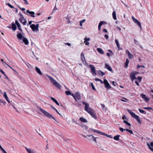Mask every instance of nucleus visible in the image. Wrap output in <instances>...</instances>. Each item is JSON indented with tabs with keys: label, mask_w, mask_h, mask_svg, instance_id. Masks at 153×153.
I'll return each instance as SVG.
<instances>
[{
	"label": "nucleus",
	"mask_w": 153,
	"mask_h": 153,
	"mask_svg": "<svg viewBox=\"0 0 153 153\" xmlns=\"http://www.w3.org/2000/svg\"><path fill=\"white\" fill-rule=\"evenodd\" d=\"M36 107L38 108L39 109L40 111L44 114L45 116H46L48 118L51 119L52 118L56 122L59 123V122L56 120V119L48 112L44 110L40 107L39 106H37Z\"/></svg>",
	"instance_id": "f257e3e1"
},
{
	"label": "nucleus",
	"mask_w": 153,
	"mask_h": 153,
	"mask_svg": "<svg viewBox=\"0 0 153 153\" xmlns=\"http://www.w3.org/2000/svg\"><path fill=\"white\" fill-rule=\"evenodd\" d=\"M128 112L131 114V115L134 118H135L137 121L139 123H141V122L140 119L139 117L136 115L134 113L132 112L131 110L129 109L127 110Z\"/></svg>",
	"instance_id": "f03ea898"
},
{
	"label": "nucleus",
	"mask_w": 153,
	"mask_h": 153,
	"mask_svg": "<svg viewBox=\"0 0 153 153\" xmlns=\"http://www.w3.org/2000/svg\"><path fill=\"white\" fill-rule=\"evenodd\" d=\"M47 76L49 78L50 81L52 83L56 86L57 88H60L61 87V85L58 83L52 77L47 75Z\"/></svg>",
	"instance_id": "7ed1b4c3"
},
{
	"label": "nucleus",
	"mask_w": 153,
	"mask_h": 153,
	"mask_svg": "<svg viewBox=\"0 0 153 153\" xmlns=\"http://www.w3.org/2000/svg\"><path fill=\"white\" fill-rule=\"evenodd\" d=\"M57 135L58 136H56V138L58 140H61V139H63V142L66 146H68V144H70V143L67 142V141L64 138V136L62 134H58Z\"/></svg>",
	"instance_id": "20e7f679"
},
{
	"label": "nucleus",
	"mask_w": 153,
	"mask_h": 153,
	"mask_svg": "<svg viewBox=\"0 0 153 153\" xmlns=\"http://www.w3.org/2000/svg\"><path fill=\"white\" fill-rule=\"evenodd\" d=\"M71 96L74 97L76 101L80 100L81 97L79 93L78 92H76L74 94L72 93Z\"/></svg>",
	"instance_id": "39448f33"
},
{
	"label": "nucleus",
	"mask_w": 153,
	"mask_h": 153,
	"mask_svg": "<svg viewBox=\"0 0 153 153\" xmlns=\"http://www.w3.org/2000/svg\"><path fill=\"white\" fill-rule=\"evenodd\" d=\"M89 114H90L91 116L94 118V119H96L97 118V117L96 115V114L94 110L92 109H90V111H89L88 112Z\"/></svg>",
	"instance_id": "423d86ee"
},
{
	"label": "nucleus",
	"mask_w": 153,
	"mask_h": 153,
	"mask_svg": "<svg viewBox=\"0 0 153 153\" xmlns=\"http://www.w3.org/2000/svg\"><path fill=\"white\" fill-rule=\"evenodd\" d=\"M103 83L105 84V87L108 90L111 88V86L110 84L106 79H104Z\"/></svg>",
	"instance_id": "0eeeda50"
},
{
	"label": "nucleus",
	"mask_w": 153,
	"mask_h": 153,
	"mask_svg": "<svg viewBox=\"0 0 153 153\" xmlns=\"http://www.w3.org/2000/svg\"><path fill=\"white\" fill-rule=\"evenodd\" d=\"M82 102L83 104L85 105V111L87 112L90 111V109H92V108H89V105L88 103L83 101H82Z\"/></svg>",
	"instance_id": "6e6552de"
},
{
	"label": "nucleus",
	"mask_w": 153,
	"mask_h": 153,
	"mask_svg": "<svg viewBox=\"0 0 153 153\" xmlns=\"http://www.w3.org/2000/svg\"><path fill=\"white\" fill-rule=\"evenodd\" d=\"M89 67L91 69V71L92 74L95 75H96V73L95 67L94 66V65H89Z\"/></svg>",
	"instance_id": "1a4fd4ad"
},
{
	"label": "nucleus",
	"mask_w": 153,
	"mask_h": 153,
	"mask_svg": "<svg viewBox=\"0 0 153 153\" xmlns=\"http://www.w3.org/2000/svg\"><path fill=\"white\" fill-rule=\"evenodd\" d=\"M132 18L134 22L135 23H137L138 25L140 27V29H141L142 27L141 25V23L137 19L135 18L133 16H132Z\"/></svg>",
	"instance_id": "9d476101"
},
{
	"label": "nucleus",
	"mask_w": 153,
	"mask_h": 153,
	"mask_svg": "<svg viewBox=\"0 0 153 153\" xmlns=\"http://www.w3.org/2000/svg\"><path fill=\"white\" fill-rule=\"evenodd\" d=\"M91 130H92L93 132H96V133H98L99 134H101V135H107L105 133H103V132H102L99 131H98V130H95V129H92V128H90V129Z\"/></svg>",
	"instance_id": "9b49d317"
},
{
	"label": "nucleus",
	"mask_w": 153,
	"mask_h": 153,
	"mask_svg": "<svg viewBox=\"0 0 153 153\" xmlns=\"http://www.w3.org/2000/svg\"><path fill=\"white\" fill-rule=\"evenodd\" d=\"M15 24L17 25L18 27V29L21 32H22V30L21 27V25L19 23L18 20H15Z\"/></svg>",
	"instance_id": "f8f14e48"
},
{
	"label": "nucleus",
	"mask_w": 153,
	"mask_h": 153,
	"mask_svg": "<svg viewBox=\"0 0 153 153\" xmlns=\"http://www.w3.org/2000/svg\"><path fill=\"white\" fill-rule=\"evenodd\" d=\"M147 145L150 150L152 152H153V142H151L150 144L149 143H147Z\"/></svg>",
	"instance_id": "ddd939ff"
},
{
	"label": "nucleus",
	"mask_w": 153,
	"mask_h": 153,
	"mask_svg": "<svg viewBox=\"0 0 153 153\" xmlns=\"http://www.w3.org/2000/svg\"><path fill=\"white\" fill-rule=\"evenodd\" d=\"M140 96L141 97L144 99V100L146 102H148L149 99L146 97V95L143 94H141Z\"/></svg>",
	"instance_id": "4468645a"
},
{
	"label": "nucleus",
	"mask_w": 153,
	"mask_h": 153,
	"mask_svg": "<svg viewBox=\"0 0 153 153\" xmlns=\"http://www.w3.org/2000/svg\"><path fill=\"white\" fill-rule=\"evenodd\" d=\"M81 60L82 62L84 64H85V63H86V62L85 60L84 55V53H81Z\"/></svg>",
	"instance_id": "2eb2a0df"
},
{
	"label": "nucleus",
	"mask_w": 153,
	"mask_h": 153,
	"mask_svg": "<svg viewBox=\"0 0 153 153\" xmlns=\"http://www.w3.org/2000/svg\"><path fill=\"white\" fill-rule=\"evenodd\" d=\"M84 42L86 45L88 46L89 45V42L88 41H89L90 40V39L89 38H86V37H85L84 39Z\"/></svg>",
	"instance_id": "dca6fc26"
},
{
	"label": "nucleus",
	"mask_w": 153,
	"mask_h": 153,
	"mask_svg": "<svg viewBox=\"0 0 153 153\" xmlns=\"http://www.w3.org/2000/svg\"><path fill=\"white\" fill-rule=\"evenodd\" d=\"M19 20L24 25H26L27 23V21L24 18H20L19 19Z\"/></svg>",
	"instance_id": "f3484780"
},
{
	"label": "nucleus",
	"mask_w": 153,
	"mask_h": 153,
	"mask_svg": "<svg viewBox=\"0 0 153 153\" xmlns=\"http://www.w3.org/2000/svg\"><path fill=\"white\" fill-rule=\"evenodd\" d=\"M26 12L27 13H29L31 17H35L34 12L33 11H30L29 10H27L26 11Z\"/></svg>",
	"instance_id": "a211bd4d"
},
{
	"label": "nucleus",
	"mask_w": 153,
	"mask_h": 153,
	"mask_svg": "<svg viewBox=\"0 0 153 153\" xmlns=\"http://www.w3.org/2000/svg\"><path fill=\"white\" fill-rule=\"evenodd\" d=\"M130 77L132 81L134 79H137L135 76V74H134V73H132L130 74Z\"/></svg>",
	"instance_id": "6ab92c4d"
},
{
	"label": "nucleus",
	"mask_w": 153,
	"mask_h": 153,
	"mask_svg": "<svg viewBox=\"0 0 153 153\" xmlns=\"http://www.w3.org/2000/svg\"><path fill=\"white\" fill-rule=\"evenodd\" d=\"M105 22L103 21H101L99 23L98 26V30L100 31L101 30V27L104 24H105Z\"/></svg>",
	"instance_id": "aec40b11"
},
{
	"label": "nucleus",
	"mask_w": 153,
	"mask_h": 153,
	"mask_svg": "<svg viewBox=\"0 0 153 153\" xmlns=\"http://www.w3.org/2000/svg\"><path fill=\"white\" fill-rule=\"evenodd\" d=\"M22 40L23 42L25 43L26 45H27L28 44L29 42L27 39L24 37H23Z\"/></svg>",
	"instance_id": "412c9836"
},
{
	"label": "nucleus",
	"mask_w": 153,
	"mask_h": 153,
	"mask_svg": "<svg viewBox=\"0 0 153 153\" xmlns=\"http://www.w3.org/2000/svg\"><path fill=\"white\" fill-rule=\"evenodd\" d=\"M115 42L116 44L117 47V48H118V50H122V48H120V44H119V42H118V40L117 39H116L115 40Z\"/></svg>",
	"instance_id": "4be33fe9"
},
{
	"label": "nucleus",
	"mask_w": 153,
	"mask_h": 153,
	"mask_svg": "<svg viewBox=\"0 0 153 153\" xmlns=\"http://www.w3.org/2000/svg\"><path fill=\"white\" fill-rule=\"evenodd\" d=\"M105 68L110 71L112 72V69L110 66L106 64H105Z\"/></svg>",
	"instance_id": "5701e85b"
},
{
	"label": "nucleus",
	"mask_w": 153,
	"mask_h": 153,
	"mask_svg": "<svg viewBox=\"0 0 153 153\" xmlns=\"http://www.w3.org/2000/svg\"><path fill=\"white\" fill-rule=\"evenodd\" d=\"M18 34L17 35V38L19 40H21L23 39V36L21 33H19V32H17Z\"/></svg>",
	"instance_id": "b1692460"
},
{
	"label": "nucleus",
	"mask_w": 153,
	"mask_h": 153,
	"mask_svg": "<svg viewBox=\"0 0 153 153\" xmlns=\"http://www.w3.org/2000/svg\"><path fill=\"white\" fill-rule=\"evenodd\" d=\"M35 70H36L37 72L40 75H42V73L41 72L40 69L38 67H36L35 68Z\"/></svg>",
	"instance_id": "393cba45"
},
{
	"label": "nucleus",
	"mask_w": 153,
	"mask_h": 153,
	"mask_svg": "<svg viewBox=\"0 0 153 153\" xmlns=\"http://www.w3.org/2000/svg\"><path fill=\"white\" fill-rule=\"evenodd\" d=\"M25 149L28 153H35L33 150L31 151V149L30 148H27L26 147H25Z\"/></svg>",
	"instance_id": "a878e982"
},
{
	"label": "nucleus",
	"mask_w": 153,
	"mask_h": 153,
	"mask_svg": "<svg viewBox=\"0 0 153 153\" xmlns=\"http://www.w3.org/2000/svg\"><path fill=\"white\" fill-rule=\"evenodd\" d=\"M4 96L5 98L7 101L8 102L10 103V101L8 100V98L7 96V95L6 94V92H4Z\"/></svg>",
	"instance_id": "bb28decb"
},
{
	"label": "nucleus",
	"mask_w": 153,
	"mask_h": 153,
	"mask_svg": "<svg viewBox=\"0 0 153 153\" xmlns=\"http://www.w3.org/2000/svg\"><path fill=\"white\" fill-rule=\"evenodd\" d=\"M16 24L14 23L13 22L12 23V30L13 31H15L16 29Z\"/></svg>",
	"instance_id": "cd10ccee"
},
{
	"label": "nucleus",
	"mask_w": 153,
	"mask_h": 153,
	"mask_svg": "<svg viewBox=\"0 0 153 153\" xmlns=\"http://www.w3.org/2000/svg\"><path fill=\"white\" fill-rule=\"evenodd\" d=\"M129 62V60H128V59H127L124 64V67L125 68H127Z\"/></svg>",
	"instance_id": "c85d7f7f"
},
{
	"label": "nucleus",
	"mask_w": 153,
	"mask_h": 153,
	"mask_svg": "<svg viewBox=\"0 0 153 153\" xmlns=\"http://www.w3.org/2000/svg\"><path fill=\"white\" fill-rule=\"evenodd\" d=\"M79 120L82 122L84 123H87V120L83 117H80Z\"/></svg>",
	"instance_id": "c756f323"
},
{
	"label": "nucleus",
	"mask_w": 153,
	"mask_h": 153,
	"mask_svg": "<svg viewBox=\"0 0 153 153\" xmlns=\"http://www.w3.org/2000/svg\"><path fill=\"white\" fill-rule=\"evenodd\" d=\"M33 25H34V24H33L32 25H30V27L32 29V30L33 31H35L36 30V31L38 30L36 29V28H35L36 27H35V26H32Z\"/></svg>",
	"instance_id": "7c9ffc66"
},
{
	"label": "nucleus",
	"mask_w": 153,
	"mask_h": 153,
	"mask_svg": "<svg viewBox=\"0 0 153 153\" xmlns=\"http://www.w3.org/2000/svg\"><path fill=\"white\" fill-rule=\"evenodd\" d=\"M97 51L100 53L101 54H103L104 53V51H103L100 48H98L97 49Z\"/></svg>",
	"instance_id": "2f4dec72"
},
{
	"label": "nucleus",
	"mask_w": 153,
	"mask_h": 153,
	"mask_svg": "<svg viewBox=\"0 0 153 153\" xmlns=\"http://www.w3.org/2000/svg\"><path fill=\"white\" fill-rule=\"evenodd\" d=\"M112 16H113V18L114 20H116L117 19V18L116 16V13L115 12V11H113V12Z\"/></svg>",
	"instance_id": "473e14b6"
},
{
	"label": "nucleus",
	"mask_w": 153,
	"mask_h": 153,
	"mask_svg": "<svg viewBox=\"0 0 153 153\" xmlns=\"http://www.w3.org/2000/svg\"><path fill=\"white\" fill-rule=\"evenodd\" d=\"M120 135H117L115 136L114 137V139L116 140H119V137Z\"/></svg>",
	"instance_id": "72a5a7b5"
},
{
	"label": "nucleus",
	"mask_w": 153,
	"mask_h": 153,
	"mask_svg": "<svg viewBox=\"0 0 153 153\" xmlns=\"http://www.w3.org/2000/svg\"><path fill=\"white\" fill-rule=\"evenodd\" d=\"M87 136L89 137H92V138L93 139V140L96 143L97 142V140H96V138L94 137L93 135L91 134L90 135H87Z\"/></svg>",
	"instance_id": "f704fd0d"
},
{
	"label": "nucleus",
	"mask_w": 153,
	"mask_h": 153,
	"mask_svg": "<svg viewBox=\"0 0 153 153\" xmlns=\"http://www.w3.org/2000/svg\"><path fill=\"white\" fill-rule=\"evenodd\" d=\"M99 75H101L102 76H103L105 74V73L102 71H101L99 70L98 72Z\"/></svg>",
	"instance_id": "c9c22d12"
},
{
	"label": "nucleus",
	"mask_w": 153,
	"mask_h": 153,
	"mask_svg": "<svg viewBox=\"0 0 153 153\" xmlns=\"http://www.w3.org/2000/svg\"><path fill=\"white\" fill-rule=\"evenodd\" d=\"M138 110L141 113H143V114H146V111H144L143 110H142L140 109V108H139Z\"/></svg>",
	"instance_id": "e433bc0d"
},
{
	"label": "nucleus",
	"mask_w": 153,
	"mask_h": 153,
	"mask_svg": "<svg viewBox=\"0 0 153 153\" xmlns=\"http://www.w3.org/2000/svg\"><path fill=\"white\" fill-rule=\"evenodd\" d=\"M95 80L96 81H100L101 84H103L104 83V81H103L102 80H101L100 79H99L98 78H95Z\"/></svg>",
	"instance_id": "4c0bfd02"
},
{
	"label": "nucleus",
	"mask_w": 153,
	"mask_h": 153,
	"mask_svg": "<svg viewBox=\"0 0 153 153\" xmlns=\"http://www.w3.org/2000/svg\"><path fill=\"white\" fill-rule=\"evenodd\" d=\"M123 122L125 123L127 125L129 126H131V124L130 123H129L126 120H124L123 121Z\"/></svg>",
	"instance_id": "58836bf2"
},
{
	"label": "nucleus",
	"mask_w": 153,
	"mask_h": 153,
	"mask_svg": "<svg viewBox=\"0 0 153 153\" xmlns=\"http://www.w3.org/2000/svg\"><path fill=\"white\" fill-rule=\"evenodd\" d=\"M85 21V19H84L82 20H81L80 21V26H82V23H83Z\"/></svg>",
	"instance_id": "ea45409f"
},
{
	"label": "nucleus",
	"mask_w": 153,
	"mask_h": 153,
	"mask_svg": "<svg viewBox=\"0 0 153 153\" xmlns=\"http://www.w3.org/2000/svg\"><path fill=\"white\" fill-rule=\"evenodd\" d=\"M143 109H144L147 110H152V108L150 107H144L143 108Z\"/></svg>",
	"instance_id": "a19ab883"
},
{
	"label": "nucleus",
	"mask_w": 153,
	"mask_h": 153,
	"mask_svg": "<svg viewBox=\"0 0 153 153\" xmlns=\"http://www.w3.org/2000/svg\"><path fill=\"white\" fill-rule=\"evenodd\" d=\"M6 5H8L9 7H10L11 8H14V7L10 4L9 3H7L6 4Z\"/></svg>",
	"instance_id": "79ce46f5"
},
{
	"label": "nucleus",
	"mask_w": 153,
	"mask_h": 153,
	"mask_svg": "<svg viewBox=\"0 0 153 153\" xmlns=\"http://www.w3.org/2000/svg\"><path fill=\"white\" fill-rule=\"evenodd\" d=\"M65 93H66V94H67V95H71V94H72L71 93L70 91H66Z\"/></svg>",
	"instance_id": "37998d69"
},
{
	"label": "nucleus",
	"mask_w": 153,
	"mask_h": 153,
	"mask_svg": "<svg viewBox=\"0 0 153 153\" xmlns=\"http://www.w3.org/2000/svg\"><path fill=\"white\" fill-rule=\"evenodd\" d=\"M35 26V27H36L35 28H36V29L38 30L39 27V24H37L36 25H35L34 24V25H33L32 26Z\"/></svg>",
	"instance_id": "c03bdc74"
},
{
	"label": "nucleus",
	"mask_w": 153,
	"mask_h": 153,
	"mask_svg": "<svg viewBox=\"0 0 153 153\" xmlns=\"http://www.w3.org/2000/svg\"><path fill=\"white\" fill-rule=\"evenodd\" d=\"M3 103V104L5 105L6 102L4 100H2L0 99V103Z\"/></svg>",
	"instance_id": "a18cd8bd"
},
{
	"label": "nucleus",
	"mask_w": 153,
	"mask_h": 153,
	"mask_svg": "<svg viewBox=\"0 0 153 153\" xmlns=\"http://www.w3.org/2000/svg\"><path fill=\"white\" fill-rule=\"evenodd\" d=\"M91 86H92V89L94 91H96V89H95L93 83L92 82H91Z\"/></svg>",
	"instance_id": "49530a36"
},
{
	"label": "nucleus",
	"mask_w": 153,
	"mask_h": 153,
	"mask_svg": "<svg viewBox=\"0 0 153 153\" xmlns=\"http://www.w3.org/2000/svg\"><path fill=\"white\" fill-rule=\"evenodd\" d=\"M128 56L129 58L130 59H131L133 57V56L131 53H130V54H129Z\"/></svg>",
	"instance_id": "de8ad7c7"
},
{
	"label": "nucleus",
	"mask_w": 153,
	"mask_h": 153,
	"mask_svg": "<svg viewBox=\"0 0 153 153\" xmlns=\"http://www.w3.org/2000/svg\"><path fill=\"white\" fill-rule=\"evenodd\" d=\"M134 41L135 42V44H136V45H139V44L138 42V41L136 40V39H134Z\"/></svg>",
	"instance_id": "09e8293b"
},
{
	"label": "nucleus",
	"mask_w": 153,
	"mask_h": 153,
	"mask_svg": "<svg viewBox=\"0 0 153 153\" xmlns=\"http://www.w3.org/2000/svg\"><path fill=\"white\" fill-rule=\"evenodd\" d=\"M122 118L123 120H124V119L127 120V119H128L127 117H126V116L124 115L123 116V117H122Z\"/></svg>",
	"instance_id": "8fccbe9b"
},
{
	"label": "nucleus",
	"mask_w": 153,
	"mask_h": 153,
	"mask_svg": "<svg viewBox=\"0 0 153 153\" xmlns=\"http://www.w3.org/2000/svg\"><path fill=\"white\" fill-rule=\"evenodd\" d=\"M107 135H104V136H106L107 137H108L111 138H112L113 137L111 135H108L107 134H106Z\"/></svg>",
	"instance_id": "3c124183"
},
{
	"label": "nucleus",
	"mask_w": 153,
	"mask_h": 153,
	"mask_svg": "<svg viewBox=\"0 0 153 153\" xmlns=\"http://www.w3.org/2000/svg\"><path fill=\"white\" fill-rule=\"evenodd\" d=\"M137 79L139 82H140L141 80V79H142V77L140 76H138L137 77Z\"/></svg>",
	"instance_id": "603ef678"
},
{
	"label": "nucleus",
	"mask_w": 153,
	"mask_h": 153,
	"mask_svg": "<svg viewBox=\"0 0 153 153\" xmlns=\"http://www.w3.org/2000/svg\"><path fill=\"white\" fill-rule=\"evenodd\" d=\"M119 130L122 132H123L124 131H125V129H124L123 128H121V127H120L119 128Z\"/></svg>",
	"instance_id": "864d4df0"
},
{
	"label": "nucleus",
	"mask_w": 153,
	"mask_h": 153,
	"mask_svg": "<svg viewBox=\"0 0 153 153\" xmlns=\"http://www.w3.org/2000/svg\"><path fill=\"white\" fill-rule=\"evenodd\" d=\"M23 1H24V3L25 4L27 5H28L29 4L27 0H23Z\"/></svg>",
	"instance_id": "5fc2aeb1"
},
{
	"label": "nucleus",
	"mask_w": 153,
	"mask_h": 153,
	"mask_svg": "<svg viewBox=\"0 0 153 153\" xmlns=\"http://www.w3.org/2000/svg\"><path fill=\"white\" fill-rule=\"evenodd\" d=\"M0 71L5 76V72L3 71L1 69L0 70Z\"/></svg>",
	"instance_id": "6e6d98bb"
},
{
	"label": "nucleus",
	"mask_w": 153,
	"mask_h": 153,
	"mask_svg": "<svg viewBox=\"0 0 153 153\" xmlns=\"http://www.w3.org/2000/svg\"><path fill=\"white\" fill-rule=\"evenodd\" d=\"M51 99L54 102L56 101V100L55 98H54L53 97H51Z\"/></svg>",
	"instance_id": "4d7b16f0"
},
{
	"label": "nucleus",
	"mask_w": 153,
	"mask_h": 153,
	"mask_svg": "<svg viewBox=\"0 0 153 153\" xmlns=\"http://www.w3.org/2000/svg\"><path fill=\"white\" fill-rule=\"evenodd\" d=\"M19 15L21 16L20 18H24L22 14L20 12L19 13Z\"/></svg>",
	"instance_id": "13d9d810"
},
{
	"label": "nucleus",
	"mask_w": 153,
	"mask_h": 153,
	"mask_svg": "<svg viewBox=\"0 0 153 153\" xmlns=\"http://www.w3.org/2000/svg\"><path fill=\"white\" fill-rule=\"evenodd\" d=\"M102 31L104 33H107L108 32L107 30L106 29H103Z\"/></svg>",
	"instance_id": "bf43d9fd"
},
{
	"label": "nucleus",
	"mask_w": 153,
	"mask_h": 153,
	"mask_svg": "<svg viewBox=\"0 0 153 153\" xmlns=\"http://www.w3.org/2000/svg\"><path fill=\"white\" fill-rule=\"evenodd\" d=\"M126 53L127 54H128V55L129 54H130V53L129 52V51L128 50H126Z\"/></svg>",
	"instance_id": "052dcab7"
},
{
	"label": "nucleus",
	"mask_w": 153,
	"mask_h": 153,
	"mask_svg": "<svg viewBox=\"0 0 153 153\" xmlns=\"http://www.w3.org/2000/svg\"><path fill=\"white\" fill-rule=\"evenodd\" d=\"M7 65L8 67H9L12 70H13L14 71H15V72H16V71L15 70H14L9 65Z\"/></svg>",
	"instance_id": "680f3d73"
},
{
	"label": "nucleus",
	"mask_w": 153,
	"mask_h": 153,
	"mask_svg": "<svg viewBox=\"0 0 153 153\" xmlns=\"http://www.w3.org/2000/svg\"><path fill=\"white\" fill-rule=\"evenodd\" d=\"M104 37H105V38L106 39H108V36L107 35V34H105V35Z\"/></svg>",
	"instance_id": "e2e57ef3"
},
{
	"label": "nucleus",
	"mask_w": 153,
	"mask_h": 153,
	"mask_svg": "<svg viewBox=\"0 0 153 153\" xmlns=\"http://www.w3.org/2000/svg\"><path fill=\"white\" fill-rule=\"evenodd\" d=\"M1 61L2 62V63H4L5 64L7 65L8 64H7L4 61V60L3 59H1Z\"/></svg>",
	"instance_id": "0e129e2a"
},
{
	"label": "nucleus",
	"mask_w": 153,
	"mask_h": 153,
	"mask_svg": "<svg viewBox=\"0 0 153 153\" xmlns=\"http://www.w3.org/2000/svg\"><path fill=\"white\" fill-rule=\"evenodd\" d=\"M3 153H7V152L4 150V149H3L1 150Z\"/></svg>",
	"instance_id": "69168bd1"
},
{
	"label": "nucleus",
	"mask_w": 153,
	"mask_h": 153,
	"mask_svg": "<svg viewBox=\"0 0 153 153\" xmlns=\"http://www.w3.org/2000/svg\"><path fill=\"white\" fill-rule=\"evenodd\" d=\"M58 9L56 8V6H55V7L54 8V9L53 10V12H54V10H57Z\"/></svg>",
	"instance_id": "338daca9"
},
{
	"label": "nucleus",
	"mask_w": 153,
	"mask_h": 153,
	"mask_svg": "<svg viewBox=\"0 0 153 153\" xmlns=\"http://www.w3.org/2000/svg\"><path fill=\"white\" fill-rule=\"evenodd\" d=\"M72 121L73 122L76 124V123H77L76 121H75L74 119H72Z\"/></svg>",
	"instance_id": "774afa93"
}]
</instances>
